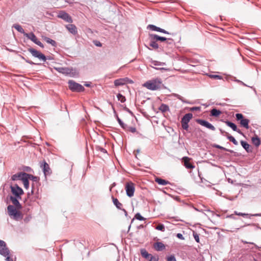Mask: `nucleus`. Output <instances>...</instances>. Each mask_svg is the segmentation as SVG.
<instances>
[{
	"instance_id": "f257e3e1",
	"label": "nucleus",
	"mask_w": 261,
	"mask_h": 261,
	"mask_svg": "<svg viewBox=\"0 0 261 261\" xmlns=\"http://www.w3.org/2000/svg\"><path fill=\"white\" fill-rule=\"evenodd\" d=\"M143 86L149 90L155 91L161 89L163 84L160 78H156L147 81L143 84Z\"/></svg>"
},
{
	"instance_id": "f03ea898",
	"label": "nucleus",
	"mask_w": 261,
	"mask_h": 261,
	"mask_svg": "<svg viewBox=\"0 0 261 261\" xmlns=\"http://www.w3.org/2000/svg\"><path fill=\"white\" fill-rule=\"evenodd\" d=\"M17 208L12 205H9L7 207L9 216L16 221L22 219V215L20 212L17 210Z\"/></svg>"
},
{
	"instance_id": "7ed1b4c3",
	"label": "nucleus",
	"mask_w": 261,
	"mask_h": 261,
	"mask_svg": "<svg viewBox=\"0 0 261 261\" xmlns=\"http://www.w3.org/2000/svg\"><path fill=\"white\" fill-rule=\"evenodd\" d=\"M10 250L7 247L5 242L0 240V254L6 257V261H13V259L10 257Z\"/></svg>"
},
{
	"instance_id": "20e7f679",
	"label": "nucleus",
	"mask_w": 261,
	"mask_h": 261,
	"mask_svg": "<svg viewBox=\"0 0 261 261\" xmlns=\"http://www.w3.org/2000/svg\"><path fill=\"white\" fill-rule=\"evenodd\" d=\"M68 84L69 89L73 92H81L85 91V88L82 85L73 80H69Z\"/></svg>"
},
{
	"instance_id": "39448f33",
	"label": "nucleus",
	"mask_w": 261,
	"mask_h": 261,
	"mask_svg": "<svg viewBox=\"0 0 261 261\" xmlns=\"http://www.w3.org/2000/svg\"><path fill=\"white\" fill-rule=\"evenodd\" d=\"M11 191L12 193L16 197L19 198L21 199V195L23 194V191L18 186L17 184H15L14 185H11L10 186Z\"/></svg>"
},
{
	"instance_id": "423d86ee",
	"label": "nucleus",
	"mask_w": 261,
	"mask_h": 261,
	"mask_svg": "<svg viewBox=\"0 0 261 261\" xmlns=\"http://www.w3.org/2000/svg\"><path fill=\"white\" fill-rule=\"evenodd\" d=\"M236 118L238 121H240L241 125L246 129L249 128V120L244 118V116L241 113H237Z\"/></svg>"
},
{
	"instance_id": "0eeeda50",
	"label": "nucleus",
	"mask_w": 261,
	"mask_h": 261,
	"mask_svg": "<svg viewBox=\"0 0 261 261\" xmlns=\"http://www.w3.org/2000/svg\"><path fill=\"white\" fill-rule=\"evenodd\" d=\"M125 190L127 196L129 197H133L135 190V184L132 181L126 182L125 185Z\"/></svg>"
},
{
	"instance_id": "6e6552de",
	"label": "nucleus",
	"mask_w": 261,
	"mask_h": 261,
	"mask_svg": "<svg viewBox=\"0 0 261 261\" xmlns=\"http://www.w3.org/2000/svg\"><path fill=\"white\" fill-rule=\"evenodd\" d=\"M28 51L32 55L33 57L37 58L40 60L45 61L47 59L46 56L44 54L40 53L33 48H29L28 49Z\"/></svg>"
},
{
	"instance_id": "1a4fd4ad",
	"label": "nucleus",
	"mask_w": 261,
	"mask_h": 261,
	"mask_svg": "<svg viewBox=\"0 0 261 261\" xmlns=\"http://www.w3.org/2000/svg\"><path fill=\"white\" fill-rule=\"evenodd\" d=\"M57 17L58 18H61L64 21L71 23L73 20L71 17L66 12L64 11H60L59 12Z\"/></svg>"
},
{
	"instance_id": "9d476101",
	"label": "nucleus",
	"mask_w": 261,
	"mask_h": 261,
	"mask_svg": "<svg viewBox=\"0 0 261 261\" xmlns=\"http://www.w3.org/2000/svg\"><path fill=\"white\" fill-rule=\"evenodd\" d=\"M40 167L42 168L45 176L49 175L51 173L49 165L45 161H43L41 164Z\"/></svg>"
},
{
	"instance_id": "9b49d317",
	"label": "nucleus",
	"mask_w": 261,
	"mask_h": 261,
	"mask_svg": "<svg viewBox=\"0 0 261 261\" xmlns=\"http://www.w3.org/2000/svg\"><path fill=\"white\" fill-rule=\"evenodd\" d=\"M196 122L201 125L203 126L212 130L214 131L216 129L214 126L205 120L199 119L196 120Z\"/></svg>"
},
{
	"instance_id": "f8f14e48",
	"label": "nucleus",
	"mask_w": 261,
	"mask_h": 261,
	"mask_svg": "<svg viewBox=\"0 0 261 261\" xmlns=\"http://www.w3.org/2000/svg\"><path fill=\"white\" fill-rule=\"evenodd\" d=\"M28 175V173L23 172H20L13 175L11 177V179L13 181L17 180H22V179Z\"/></svg>"
},
{
	"instance_id": "ddd939ff",
	"label": "nucleus",
	"mask_w": 261,
	"mask_h": 261,
	"mask_svg": "<svg viewBox=\"0 0 261 261\" xmlns=\"http://www.w3.org/2000/svg\"><path fill=\"white\" fill-rule=\"evenodd\" d=\"M191 159L188 156H184L182 160L184 162V166L187 169H194L195 166L190 162Z\"/></svg>"
},
{
	"instance_id": "4468645a",
	"label": "nucleus",
	"mask_w": 261,
	"mask_h": 261,
	"mask_svg": "<svg viewBox=\"0 0 261 261\" xmlns=\"http://www.w3.org/2000/svg\"><path fill=\"white\" fill-rule=\"evenodd\" d=\"M18 199H19V198H17L16 196L14 197L13 196H10V199L13 204V206H14V207H16L17 208V210H20L22 208V206L20 202H19Z\"/></svg>"
},
{
	"instance_id": "2eb2a0df",
	"label": "nucleus",
	"mask_w": 261,
	"mask_h": 261,
	"mask_svg": "<svg viewBox=\"0 0 261 261\" xmlns=\"http://www.w3.org/2000/svg\"><path fill=\"white\" fill-rule=\"evenodd\" d=\"M149 38H152V39L155 41L156 42L158 41L164 42L167 40V38L160 36L158 35L155 34H150L149 35Z\"/></svg>"
},
{
	"instance_id": "dca6fc26",
	"label": "nucleus",
	"mask_w": 261,
	"mask_h": 261,
	"mask_svg": "<svg viewBox=\"0 0 261 261\" xmlns=\"http://www.w3.org/2000/svg\"><path fill=\"white\" fill-rule=\"evenodd\" d=\"M148 28H149L151 31H156L161 33H163L164 34H169V33L166 31L165 30L161 28L156 27L153 24H149L148 26Z\"/></svg>"
},
{
	"instance_id": "f3484780",
	"label": "nucleus",
	"mask_w": 261,
	"mask_h": 261,
	"mask_svg": "<svg viewBox=\"0 0 261 261\" xmlns=\"http://www.w3.org/2000/svg\"><path fill=\"white\" fill-rule=\"evenodd\" d=\"M67 30L72 34L75 35L77 34L76 27L73 24H68L65 26Z\"/></svg>"
},
{
	"instance_id": "a211bd4d",
	"label": "nucleus",
	"mask_w": 261,
	"mask_h": 261,
	"mask_svg": "<svg viewBox=\"0 0 261 261\" xmlns=\"http://www.w3.org/2000/svg\"><path fill=\"white\" fill-rule=\"evenodd\" d=\"M154 249L157 251H161L165 249V245L161 242H157L153 244Z\"/></svg>"
},
{
	"instance_id": "6ab92c4d",
	"label": "nucleus",
	"mask_w": 261,
	"mask_h": 261,
	"mask_svg": "<svg viewBox=\"0 0 261 261\" xmlns=\"http://www.w3.org/2000/svg\"><path fill=\"white\" fill-rule=\"evenodd\" d=\"M234 213L236 214V215L238 216H241L243 217H247L249 218H251V217L253 216H261V213H258V214H246V213H243L238 212H235Z\"/></svg>"
},
{
	"instance_id": "aec40b11",
	"label": "nucleus",
	"mask_w": 261,
	"mask_h": 261,
	"mask_svg": "<svg viewBox=\"0 0 261 261\" xmlns=\"http://www.w3.org/2000/svg\"><path fill=\"white\" fill-rule=\"evenodd\" d=\"M57 71L60 73L68 74L70 73V69L66 67H56L55 68Z\"/></svg>"
},
{
	"instance_id": "412c9836",
	"label": "nucleus",
	"mask_w": 261,
	"mask_h": 261,
	"mask_svg": "<svg viewBox=\"0 0 261 261\" xmlns=\"http://www.w3.org/2000/svg\"><path fill=\"white\" fill-rule=\"evenodd\" d=\"M251 141L253 144L256 147H258L261 144L259 138L256 135L251 138Z\"/></svg>"
},
{
	"instance_id": "4be33fe9",
	"label": "nucleus",
	"mask_w": 261,
	"mask_h": 261,
	"mask_svg": "<svg viewBox=\"0 0 261 261\" xmlns=\"http://www.w3.org/2000/svg\"><path fill=\"white\" fill-rule=\"evenodd\" d=\"M24 36L27 37L29 39L31 40L34 43H35L38 40L37 38L33 32H31L30 33H26L24 34Z\"/></svg>"
},
{
	"instance_id": "5701e85b",
	"label": "nucleus",
	"mask_w": 261,
	"mask_h": 261,
	"mask_svg": "<svg viewBox=\"0 0 261 261\" xmlns=\"http://www.w3.org/2000/svg\"><path fill=\"white\" fill-rule=\"evenodd\" d=\"M240 143L242 146L248 153L252 152V150L250 148V145L247 142L242 140Z\"/></svg>"
},
{
	"instance_id": "b1692460",
	"label": "nucleus",
	"mask_w": 261,
	"mask_h": 261,
	"mask_svg": "<svg viewBox=\"0 0 261 261\" xmlns=\"http://www.w3.org/2000/svg\"><path fill=\"white\" fill-rule=\"evenodd\" d=\"M193 115L192 113H187L185 114L181 119V122L189 123L190 120L192 119Z\"/></svg>"
},
{
	"instance_id": "393cba45",
	"label": "nucleus",
	"mask_w": 261,
	"mask_h": 261,
	"mask_svg": "<svg viewBox=\"0 0 261 261\" xmlns=\"http://www.w3.org/2000/svg\"><path fill=\"white\" fill-rule=\"evenodd\" d=\"M12 28H15L19 33L23 34L24 36V34L27 33L24 32V30L21 27V26L20 25H19V24H17V23L14 24L12 26Z\"/></svg>"
},
{
	"instance_id": "a878e982",
	"label": "nucleus",
	"mask_w": 261,
	"mask_h": 261,
	"mask_svg": "<svg viewBox=\"0 0 261 261\" xmlns=\"http://www.w3.org/2000/svg\"><path fill=\"white\" fill-rule=\"evenodd\" d=\"M155 181L160 185H166L170 184L169 181L166 180L161 178L157 177L155 178Z\"/></svg>"
},
{
	"instance_id": "bb28decb",
	"label": "nucleus",
	"mask_w": 261,
	"mask_h": 261,
	"mask_svg": "<svg viewBox=\"0 0 261 261\" xmlns=\"http://www.w3.org/2000/svg\"><path fill=\"white\" fill-rule=\"evenodd\" d=\"M221 114V111L216 108L213 109L211 111V116L213 117H218Z\"/></svg>"
},
{
	"instance_id": "cd10ccee",
	"label": "nucleus",
	"mask_w": 261,
	"mask_h": 261,
	"mask_svg": "<svg viewBox=\"0 0 261 261\" xmlns=\"http://www.w3.org/2000/svg\"><path fill=\"white\" fill-rule=\"evenodd\" d=\"M159 110L162 113H165L166 112L169 111L170 109L168 105L162 103L159 108Z\"/></svg>"
},
{
	"instance_id": "c85d7f7f",
	"label": "nucleus",
	"mask_w": 261,
	"mask_h": 261,
	"mask_svg": "<svg viewBox=\"0 0 261 261\" xmlns=\"http://www.w3.org/2000/svg\"><path fill=\"white\" fill-rule=\"evenodd\" d=\"M225 123H226V124L230 127V128H232V129L233 130V131H235V130H238V127L237 126V125L233 122H230L229 121H228V120H226L225 121Z\"/></svg>"
},
{
	"instance_id": "c756f323",
	"label": "nucleus",
	"mask_w": 261,
	"mask_h": 261,
	"mask_svg": "<svg viewBox=\"0 0 261 261\" xmlns=\"http://www.w3.org/2000/svg\"><path fill=\"white\" fill-rule=\"evenodd\" d=\"M43 39L47 43L50 44L53 46L56 47L57 46V43L55 40H54L47 37H44Z\"/></svg>"
},
{
	"instance_id": "7c9ffc66",
	"label": "nucleus",
	"mask_w": 261,
	"mask_h": 261,
	"mask_svg": "<svg viewBox=\"0 0 261 261\" xmlns=\"http://www.w3.org/2000/svg\"><path fill=\"white\" fill-rule=\"evenodd\" d=\"M112 198H113V202L114 204L116 206V207L118 209L122 210V203L119 202V201H118V200L117 198H115L114 197H112Z\"/></svg>"
},
{
	"instance_id": "2f4dec72",
	"label": "nucleus",
	"mask_w": 261,
	"mask_h": 261,
	"mask_svg": "<svg viewBox=\"0 0 261 261\" xmlns=\"http://www.w3.org/2000/svg\"><path fill=\"white\" fill-rule=\"evenodd\" d=\"M149 46L155 49L159 48V46L157 42L153 40L152 38H149Z\"/></svg>"
},
{
	"instance_id": "473e14b6",
	"label": "nucleus",
	"mask_w": 261,
	"mask_h": 261,
	"mask_svg": "<svg viewBox=\"0 0 261 261\" xmlns=\"http://www.w3.org/2000/svg\"><path fill=\"white\" fill-rule=\"evenodd\" d=\"M226 134H227V139L231 142L233 143V144L236 145H238V141L235 139V138L230 135L228 133H225Z\"/></svg>"
},
{
	"instance_id": "72a5a7b5",
	"label": "nucleus",
	"mask_w": 261,
	"mask_h": 261,
	"mask_svg": "<svg viewBox=\"0 0 261 261\" xmlns=\"http://www.w3.org/2000/svg\"><path fill=\"white\" fill-rule=\"evenodd\" d=\"M140 252L142 256L145 258H147L149 256L151 257V256H152L150 254L148 253V252L145 249H141Z\"/></svg>"
},
{
	"instance_id": "f704fd0d",
	"label": "nucleus",
	"mask_w": 261,
	"mask_h": 261,
	"mask_svg": "<svg viewBox=\"0 0 261 261\" xmlns=\"http://www.w3.org/2000/svg\"><path fill=\"white\" fill-rule=\"evenodd\" d=\"M22 181H23L24 187L28 189L29 187V181L28 176H26L23 178Z\"/></svg>"
},
{
	"instance_id": "c9c22d12",
	"label": "nucleus",
	"mask_w": 261,
	"mask_h": 261,
	"mask_svg": "<svg viewBox=\"0 0 261 261\" xmlns=\"http://www.w3.org/2000/svg\"><path fill=\"white\" fill-rule=\"evenodd\" d=\"M215 148H218V149H221V150H225V151H228V152H229L230 153H233L234 151L232 150H230V149H227L223 146H221L219 145H215L214 146Z\"/></svg>"
},
{
	"instance_id": "e433bc0d",
	"label": "nucleus",
	"mask_w": 261,
	"mask_h": 261,
	"mask_svg": "<svg viewBox=\"0 0 261 261\" xmlns=\"http://www.w3.org/2000/svg\"><path fill=\"white\" fill-rule=\"evenodd\" d=\"M29 178V179L32 180L34 182H38L39 178L37 176H34L32 174H28V175L27 176Z\"/></svg>"
},
{
	"instance_id": "4c0bfd02",
	"label": "nucleus",
	"mask_w": 261,
	"mask_h": 261,
	"mask_svg": "<svg viewBox=\"0 0 261 261\" xmlns=\"http://www.w3.org/2000/svg\"><path fill=\"white\" fill-rule=\"evenodd\" d=\"M124 84V80L122 79L116 80L114 81V84L116 86H121L123 85Z\"/></svg>"
},
{
	"instance_id": "58836bf2",
	"label": "nucleus",
	"mask_w": 261,
	"mask_h": 261,
	"mask_svg": "<svg viewBox=\"0 0 261 261\" xmlns=\"http://www.w3.org/2000/svg\"><path fill=\"white\" fill-rule=\"evenodd\" d=\"M117 97L118 98V100L122 103L125 102L126 100L125 96L120 93H118L117 95Z\"/></svg>"
},
{
	"instance_id": "ea45409f",
	"label": "nucleus",
	"mask_w": 261,
	"mask_h": 261,
	"mask_svg": "<svg viewBox=\"0 0 261 261\" xmlns=\"http://www.w3.org/2000/svg\"><path fill=\"white\" fill-rule=\"evenodd\" d=\"M155 229L162 231H164L165 230V226L163 224H159L155 227Z\"/></svg>"
},
{
	"instance_id": "a19ab883",
	"label": "nucleus",
	"mask_w": 261,
	"mask_h": 261,
	"mask_svg": "<svg viewBox=\"0 0 261 261\" xmlns=\"http://www.w3.org/2000/svg\"><path fill=\"white\" fill-rule=\"evenodd\" d=\"M208 76L211 79L221 80L223 79L222 76L217 74H210Z\"/></svg>"
},
{
	"instance_id": "79ce46f5",
	"label": "nucleus",
	"mask_w": 261,
	"mask_h": 261,
	"mask_svg": "<svg viewBox=\"0 0 261 261\" xmlns=\"http://www.w3.org/2000/svg\"><path fill=\"white\" fill-rule=\"evenodd\" d=\"M135 218L140 221H143L145 220V218L142 217L139 213H138L135 215Z\"/></svg>"
},
{
	"instance_id": "37998d69",
	"label": "nucleus",
	"mask_w": 261,
	"mask_h": 261,
	"mask_svg": "<svg viewBox=\"0 0 261 261\" xmlns=\"http://www.w3.org/2000/svg\"><path fill=\"white\" fill-rule=\"evenodd\" d=\"M165 44L166 45H174V41L171 38H167V40H165Z\"/></svg>"
},
{
	"instance_id": "c03bdc74",
	"label": "nucleus",
	"mask_w": 261,
	"mask_h": 261,
	"mask_svg": "<svg viewBox=\"0 0 261 261\" xmlns=\"http://www.w3.org/2000/svg\"><path fill=\"white\" fill-rule=\"evenodd\" d=\"M117 121L122 128H123L124 129H126V128L127 127V125L124 124L121 119H119L118 121Z\"/></svg>"
},
{
	"instance_id": "a18cd8bd",
	"label": "nucleus",
	"mask_w": 261,
	"mask_h": 261,
	"mask_svg": "<svg viewBox=\"0 0 261 261\" xmlns=\"http://www.w3.org/2000/svg\"><path fill=\"white\" fill-rule=\"evenodd\" d=\"M167 261H177L174 255H171L167 257Z\"/></svg>"
},
{
	"instance_id": "49530a36",
	"label": "nucleus",
	"mask_w": 261,
	"mask_h": 261,
	"mask_svg": "<svg viewBox=\"0 0 261 261\" xmlns=\"http://www.w3.org/2000/svg\"><path fill=\"white\" fill-rule=\"evenodd\" d=\"M181 123L182 128L184 129L188 130V129L189 128L188 123L181 122Z\"/></svg>"
},
{
	"instance_id": "de8ad7c7",
	"label": "nucleus",
	"mask_w": 261,
	"mask_h": 261,
	"mask_svg": "<svg viewBox=\"0 0 261 261\" xmlns=\"http://www.w3.org/2000/svg\"><path fill=\"white\" fill-rule=\"evenodd\" d=\"M152 63L154 66H160L163 65L165 64V63L160 62L158 61H154L152 62Z\"/></svg>"
},
{
	"instance_id": "09e8293b",
	"label": "nucleus",
	"mask_w": 261,
	"mask_h": 261,
	"mask_svg": "<svg viewBox=\"0 0 261 261\" xmlns=\"http://www.w3.org/2000/svg\"><path fill=\"white\" fill-rule=\"evenodd\" d=\"M193 237L196 241V242L199 243V234L196 232H193Z\"/></svg>"
},
{
	"instance_id": "8fccbe9b",
	"label": "nucleus",
	"mask_w": 261,
	"mask_h": 261,
	"mask_svg": "<svg viewBox=\"0 0 261 261\" xmlns=\"http://www.w3.org/2000/svg\"><path fill=\"white\" fill-rule=\"evenodd\" d=\"M201 108L200 107H194L190 108L191 111H200Z\"/></svg>"
},
{
	"instance_id": "3c124183",
	"label": "nucleus",
	"mask_w": 261,
	"mask_h": 261,
	"mask_svg": "<svg viewBox=\"0 0 261 261\" xmlns=\"http://www.w3.org/2000/svg\"><path fill=\"white\" fill-rule=\"evenodd\" d=\"M32 217L31 216H28L25 218H24L23 221L25 223L29 222L31 219Z\"/></svg>"
},
{
	"instance_id": "603ef678",
	"label": "nucleus",
	"mask_w": 261,
	"mask_h": 261,
	"mask_svg": "<svg viewBox=\"0 0 261 261\" xmlns=\"http://www.w3.org/2000/svg\"><path fill=\"white\" fill-rule=\"evenodd\" d=\"M123 109L124 111L130 114L132 116H134L133 113L126 107H124Z\"/></svg>"
},
{
	"instance_id": "864d4df0",
	"label": "nucleus",
	"mask_w": 261,
	"mask_h": 261,
	"mask_svg": "<svg viewBox=\"0 0 261 261\" xmlns=\"http://www.w3.org/2000/svg\"><path fill=\"white\" fill-rule=\"evenodd\" d=\"M159 258L158 257L154 256H151L150 259L149 261H158Z\"/></svg>"
},
{
	"instance_id": "5fc2aeb1",
	"label": "nucleus",
	"mask_w": 261,
	"mask_h": 261,
	"mask_svg": "<svg viewBox=\"0 0 261 261\" xmlns=\"http://www.w3.org/2000/svg\"><path fill=\"white\" fill-rule=\"evenodd\" d=\"M176 237H177V238H178V239H179L181 240H184L185 239V238L183 237L182 234L180 233H177Z\"/></svg>"
},
{
	"instance_id": "6e6d98bb",
	"label": "nucleus",
	"mask_w": 261,
	"mask_h": 261,
	"mask_svg": "<svg viewBox=\"0 0 261 261\" xmlns=\"http://www.w3.org/2000/svg\"><path fill=\"white\" fill-rule=\"evenodd\" d=\"M36 44L38 45V46H40L42 48H44L43 44L38 40L36 42Z\"/></svg>"
},
{
	"instance_id": "4d7b16f0",
	"label": "nucleus",
	"mask_w": 261,
	"mask_h": 261,
	"mask_svg": "<svg viewBox=\"0 0 261 261\" xmlns=\"http://www.w3.org/2000/svg\"><path fill=\"white\" fill-rule=\"evenodd\" d=\"M129 130L132 133H135L136 132V128L134 127H129Z\"/></svg>"
},
{
	"instance_id": "13d9d810",
	"label": "nucleus",
	"mask_w": 261,
	"mask_h": 261,
	"mask_svg": "<svg viewBox=\"0 0 261 261\" xmlns=\"http://www.w3.org/2000/svg\"><path fill=\"white\" fill-rule=\"evenodd\" d=\"M23 59L25 61V62L31 65H34L35 64L33 62H32L31 60L25 59L24 58Z\"/></svg>"
},
{
	"instance_id": "bf43d9fd",
	"label": "nucleus",
	"mask_w": 261,
	"mask_h": 261,
	"mask_svg": "<svg viewBox=\"0 0 261 261\" xmlns=\"http://www.w3.org/2000/svg\"><path fill=\"white\" fill-rule=\"evenodd\" d=\"M95 45L99 47H101L102 46V44L99 41H96V42L95 43Z\"/></svg>"
},
{
	"instance_id": "052dcab7",
	"label": "nucleus",
	"mask_w": 261,
	"mask_h": 261,
	"mask_svg": "<svg viewBox=\"0 0 261 261\" xmlns=\"http://www.w3.org/2000/svg\"><path fill=\"white\" fill-rule=\"evenodd\" d=\"M242 242H243L244 244H253V245H254L256 246V247H257L256 245H255V244H254L253 243H252V242H247V241H242Z\"/></svg>"
},
{
	"instance_id": "680f3d73",
	"label": "nucleus",
	"mask_w": 261,
	"mask_h": 261,
	"mask_svg": "<svg viewBox=\"0 0 261 261\" xmlns=\"http://www.w3.org/2000/svg\"><path fill=\"white\" fill-rule=\"evenodd\" d=\"M113 111H114V113L115 114V115H116V119H117V120L118 121L119 119H120L119 117L118 116V115L116 114V111L114 109V108L113 107Z\"/></svg>"
},
{
	"instance_id": "e2e57ef3",
	"label": "nucleus",
	"mask_w": 261,
	"mask_h": 261,
	"mask_svg": "<svg viewBox=\"0 0 261 261\" xmlns=\"http://www.w3.org/2000/svg\"><path fill=\"white\" fill-rule=\"evenodd\" d=\"M113 111H114V113L115 114V115H116V119H117V120L118 121L119 119H120L119 117L118 116V115L116 114V111L114 109V108L113 107Z\"/></svg>"
},
{
	"instance_id": "0e129e2a",
	"label": "nucleus",
	"mask_w": 261,
	"mask_h": 261,
	"mask_svg": "<svg viewBox=\"0 0 261 261\" xmlns=\"http://www.w3.org/2000/svg\"><path fill=\"white\" fill-rule=\"evenodd\" d=\"M235 132H237L239 134H241V135H242L243 136H244V134L242 132V131L240 129H238V130H235Z\"/></svg>"
},
{
	"instance_id": "69168bd1",
	"label": "nucleus",
	"mask_w": 261,
	"mask_h": 261,
	"mask_svg": "<svg viewBox=\"0 0 261 261\" xmlns=\"http://www.w3.org/2000/svg\"><path fill=\"white\" fill-rule=\"evenodd\" d=\"M174 96L176 97L177 99H180L181 96L178 94H174Z\"/></svg>"
},
{
	"instance_id": "338daca9",
	"label": "nucleus",
	"mask_w": 261,
	"mask_h": 261,
	"mask_svg": "<svg viewBox=\"0 0 261 261\" xmlns=\"http://www.w3.org/2000/svg\"><path fill=\"white\" fill-rule=\"evenodd\" d=\"M180 100H181V101H182L183 102H185V103H187V102L186 101H185L184 99V98L182 97H180V99H179Z\"/></svg>"
},
{
	"instance_id": "774afa93",
	"label": "nucleus",
	"mask_w": 261,
	"mask_h": 261,
	"mask_svg": "<svg viewBox=\"0 0 261 261\" xmlns=\"http://www.w3.org/2000/svg\"><path fill=\"white\" fill-rule=\"evenodd\" d=\"M100 150H101V151H102L103 153H106L107 152V150L105 149H104V148H101L100 149Z\"/></svg>"
}]
</instances>
